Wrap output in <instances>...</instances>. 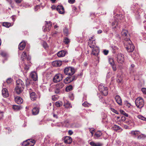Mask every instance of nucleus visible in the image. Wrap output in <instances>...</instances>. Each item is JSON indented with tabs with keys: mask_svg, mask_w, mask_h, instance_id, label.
<instances>
[{
	"mask_svg": "<svg viewBox=\"0 0 146 146\" xmlns=\"http://www.w3.org/2000/svg\"><path fill=\"white\" fill-rule=\"evenodd\" d=\"M24 87V83L22 80L19 79L16 81L15 91L17 94H20L23 90Z\"/></svg>",
	"mask_w": 146,
	"mask_h": 146,
	"instance_id": "1",
	"label": "nucleus"
},
{
	"mask_svg": "<svg viewBox=\"0 0 146 146\" xmlns=\"http://www.w3.org/2000/svg\"><path fill=\"white\" fill-rule=\"evenodd\" d=\"M125 42L124 44L127 51L129 52H131L133 51L134 49V46L132 44L131 41L128 38H125Z\"/></svg>",
	"mask_w": 146,
	"mask_h": 146,
	"instance_id": "2",
	"label": "nucleus"
},
{
	"mask_svg": "<svg viewBox=\"0 0 146 146\" xmlns=\"http://www.w3.org/2000/svg\"><path fill=\"white\" fill-rule=\"evenodd\" d=\"M135 103L138 108L141 109L144 105L143 99L141 97H138L136 99Z\"/></svg>",
	"mask_w": 146,
	"mask_h": 146,
	"instance_id": "3",
	"label": "nucleus"
},
{
	"mask_svg": "<svg viewBox=\"0 0 146 146\" xmlns=\"http://www.w3.org/2000/svg\"><path fill=\"white\" fill-rule=\"evenodd\" d=\"M64 73L67 75L72 76L75 73L74 69V68L70 67L66 68L64 69Z\"/></svg>",
	"mask_w": 146,
	"mask_h": 146,
	"instance_id": "4",
	"label": "nucleus"
},
{
	"mask_svg": "<svg viewBox=\"0 0 146 146\" xmlns=\"http://www.w3.org/2000/svg\"><path fill=\"white\" fill-rule=\"evenodd\" d=\"M99 90L105 96H107L108 94V88L105 87L103 84H100L99 86Z\"/></svg>",
	"mask_w": 146,
	"mask_h": 146,
	"instance_id": "5",
	"label": "nucleus"
},
{
	"mask_svg": "<svg viewBox=\"0 0 146 146\" xmlns=\"http://www.w3.org/2000/svg\"><path fill=\"white\" fill-rule=\"evenodd\" d=\"M64 86V84L62 82H60L56 84L54 90L56 94L59 93L60 92V90Z\"/></svg>",
	"mask_w": 146,
	"mask_h": 146,
	"instance_id": "6",
	"label": "nucleus"
},
{
	"mask_svg": "<svg viewBox=\"0 0 146 146\" xmlns=\"http://www.w3.org/2000/svg\"><path fill=\"white\" fill-rule=\"evenodd\" d=\"M35 143L34 140L29 139L23 142V145L24 146H33Z\"/></svg>",
	"mask_w": 146,
	"mask_h": 146,
	"instance_id": "7",
	"label": "nucleus"
},
{
	"mask_svg": "<svg viewBox=\"0 0 146 146\" xmlns=\"http://www.w3.org/2000/svg\"><path fill=\"white\" fill-rule=\"evenodd\" d=\"M45 26L43 28V30L44 32L49 31H50L52 27V23L50 21H46Z\"/></svg>",
	"mask_w": 146,
	"mask_h": 146,
	"instance_id": "8",
	"label": "nucleus"
},
{
	"mask_svg": "<svg viewBox=\"0 0 146 146\" xmlns=\"http://www.w3.org/2000/svg\"><path fill=\"white\" fill-rule=\"evenodd\" d=\"M117 60V62L122 64L124 61V55L121 53H119L116 55Z\"/></svg>",
	"mask_w": 146,
	"mask_h": 146,
	"instance_id": "9",
	"label": "nucleus"
},
{
	"mask_svg": "<svg viewBox=\"0 0 146 146\" xmlns=\"http://www.w3.org/2000/svg\"><path fill=\"white\" fill-rule=\"evenodd\" d=\"M63 78V75L60 74H56L54 77L53 80L54 82H57L62 80Z\"/></svg>",
	"mask_w": 146,
	"mask_h": 146,
	"instance_id": "10",
	"label": "nucleus"
},
{
	"mask_svg": "<svg viewBox=\"0 0 146 146\" xmlns=\"http://www.w3.org/2000/svg\"><path fill=\"white\" fill-rule=\"evenodd\" d=\"M88 45L89 46L92 48H95L96 46V42L94 37H92L89 40Z\"/></svg>",
	"mask_w": 146,
	"mask_h": 146,
	"instance_id": "11",
	"label": "nucleus"
},
{
	"mask_svg": "<svg viewBox=\"0 0 146 146\" xmlns=\"http://www.w3.org/2000/svg\"><path fill=\"white\" fill-rule=\"evenodd\" d=\"M29 92L31 100L33 101L35 100L36 98V93L31 89H30L29 90Z\"/></svg>",
	"mask_w": 146,
	"mask_h": 146,
	"instance_id": "12",
	"label": "nucleus"
},
{
	"mask_svg": "<svg viewBox=\"0 0 146 146\" xmlns=\"http://www.w3.org/2000/svg\"><path fill=\"white\" fill-rule=\"evenodd\" d=\"M57 11L60 14H63L64 13V10L62 5H58L56 7Z\"/></svg>",
	"mask_w": 146,
	"mask_h": 146,
	"instance_id": "13",
	"label": "nucleus"
},
{
	"mask_svg": "<svg viewBox=\"0 0 146 146\" xmlns=\"http://www.w3.org/2000/svg\"><path fill=\"white\" fill-rule=\"evenodd\" d=\"M93 48L92 52V54L96 56H98L99 52V50L98 47L96 46L95 48Z\"/></svg>",
	"mask_w": 146,
	"mask_h": 146,
	"instance_id": "14",
	"label": "nucleus"
},
{
	"mask_svg": "<svg viewBox=\"0 0 146 146\" xmlns=\"http://www.w3.org/2000/svg\"><path fill=\"white\" fill-rule=\"evenodd\" d=\"M30 76L32 79L34 81H36L37 80V75L36 72H32Z\"/></svg>",
	"mask_w": 146,
	"mask_h": 146,
	"instance_id": "15",
	"label": "nucleus"
},
{
	"mask_svg": "<svg viewBox=\"0 0 146 146\" xmlns=\"http://www.w3.org/2000/svg\"><path fill=\"white\" fill-rule=\"evenodd\" d=\"M62 64V62L60 60H56L52 63V65L55 67L60 66Z\"/></svg>",
	"mask_w": 146,
	"mask_h": 146,
	"instance_id": "16",
	"label": "nucleus"
},
{
	"mask_svg": "<svg viewBox=\"0 0 146 146\" xmlns=\"http://www.w3.org/2000/svg\"><path fill=\"white\" fill-rule=\"evenodd\" d=\"M116 102L120 106L122 105V100L120 97L118 95H116L115 97Z\"/></svg>",
	"mask_w": 146,
	"mask_h": 146,
	"instance_id": "17",
	"label": "nucleus"
},
{
	"mask_svg": "<svg viewBox=\"0 0 146 146\" xmlns=\"http://www.w3.org/2000/svg\"><path fill=\"white\" fill-rule=\"evenodd\" d=\"M72 141V139L71 137L69 136L65 137L64 139V142L67 144H70Z\"/></svg>",
	"mask_w": 146,
	"mask_h": 146,
	"instance_id": "18",
	"label": "nucleus"
},
{
	"mask_svg": "<svg viewBox=\"0 0 146 146\" xmlns=\"http://www.w3.org/2000/svg\"><path fill=\"white\" fill-rule=\"evenodd\" d=\"M15 101L19 104H21L23 102L22 98L19 97H17L15 98Z\"/></svg>",
	"mask_w": 146,
	"mask_h": 146,
	"instance_id": "19",
	"label": "nucleus"
},
{
	"mask_svg": "<svg viewBox=\"0 0 146 146\" xmlns=\"http://www.w3.org/2000/svg\"><path fill=\"white\" fill-rule=\"evenodd\" d=\"M2 94L5 97H7L8 96V93L6 88L3 89L2 91Z\"/></svg>",
	"mask_w": 146,
	"mask_h": 146,
	"instance_id": "20",
	"label": "nucleus"
},
{
	"mask_svg": "<svg viewBox=\"0 0 146 146\" xmlns=\"http://www.w3.org/2000/svg\"><path fill=\"white\" fill-rule=\"evenodd\" d=\"M26 45L25 43V42H22L19 44V48L20 50H23L25 48Z\"/></svg>",
	"mask_w": 146,
	"mask_h": 146,
	"instance_id": "21",
	"label": "nucleus"
},
{
	"mask_svg": "<svg viewBox=\"0 0 146 146\" xmlns=\"http://www.w3.org/2000/svg\"><path fill=\"white\" fill-rule=\"evenodd\" d=\"M66 52L64 50H62L59 52L57 53V55L59 57H62L65 56Z\"/></svg>",
	"mask_w": 146,
	"mask_h": 146,
	"instance_id": "22",
	"label": "nucleus"
},
{
	"mask_svg": "<svg viewBox=\"0 0 146 146\" xmlns=\"http://www.w3.org/2000/svg\"><path fill=\"white\" fill-rule=\"evenodd\" d=\"M39 112V110L38 108H34L32 110V113L34 115H36Z\"/></svg>",
	"mask_w": 146,
	"mask_h": 146,
	"instance_id": "23",
	"label": "nucleus"
},
{
	"mask_svg": "<svg viewBox=\"0 0 146 146\" xmlns=\"http://www.w3.org/2000/svg\"><path fill=\"white\" fill-rule=\"evenodd\" d=\"M117 82L118 83H121L122 82V79L119 74H118L117 75Z\"/></svg>",
	"mask_w": 146,
	"mask_h": 146,
	"instance_id": "24",
	"label": "nucleus"
},
{
	"mask_svg": "<svg viewBox=\"0 0 146 146\" xmlns=\"http://www.w3.org/2000/svg\"><path fill=\"white\" fill-rule=\"evenodd\" d=\"M90 144L92 146H101L102 144L99 142L95 143L94 142H91L90 143Z\"/></svg>",
	"mask_w": 146,
	"mask_h": 146,
	"instance_id": "25",
	"label": "nucleus"
},
{
	"mask_svg": "<svg viewBox=\"0 0 146 146\" xmlns=\"http://www.w3.org/2000/svg\"><path fill=\"white\" fill-rule=\"evenodd\" d=\"M113 129L115 131L121 130L122 129L119 126L114 125L113 127Z\"/></svg>",
	"mask_w": 146,
	"mask_h": 146,
	"instance_id": "26",
	"label": "nucleus"
},
{
	"mask_svg": "<svg viewBox=\"0 0 146 146\" xmlns=\"http://www.w3.org/2000/svg\"><path fill=\"white\" fill-rule=\"evenodd\" d=\"M122 35L123 36H126L127 35L128 31L127 30H123L121 33Z\"/></svg>",
	"mask_w": 146,
	"mask_h": 146,
	"instance_id": "27",
	"label": "nucleus"
},
{
	"mask_svg": "<svg viewBox=\"0 0 146 146\" xmlns=\"http://www.w3.org/2000/svg\"><path fill=\"white\" fill-rule=\"evenodd\" d=\"M27 56V55L26 54V53L25 52H23L21 56V58L22 59V60H24L26 58Z\"/></svg>",
	"mask_w": 146,
	"mask_h": 146,
	"instance_id": "28",
	"label": "nucleus"
},
{
	"mask_svg": "<svg viewBox=\"0 0 146 146\" xmlns=\"http://www.w3.org/2000/svg\"><path fill=\"white\" fill-rule=\"evenodd\" d=\"M63 41L66 44H68L69 43L70 40L68 37H66L64 38Z\"/></svg>",
	"mask_w": 146,
	"mask_h": 146,
	"instance_id": "29",
	"label": "nucleus"
},
{
	"mask_svg": "<svg viewBox=\"0 0 146 146\" xmlns=\"http://www.w3.org/2000/svg\"><path fill=\"white\" fill-rule=\"evenodd\" d=\"M3 25L4 27L8 28L10 26L11 24L8 22H4L3 23Z\"/></svg>",
	"mask_w": 146,
	"mask_h": 146,
	"instance_id": "30",
	"label": "nucleus"
},
{
	"mask_svg": "<svg viewBox=\"0 0 146 146\" xmlns=\"http://www.w3.org/2000/svg\"><path fill=\"white\" fill-rule=\"evenodd\" d=\"M21 107L20 105H14L13 106V108L15 110H18L21 109Z\"/></svg>",
	"mask_w": 146,
	"mask_h": 146,
	"instance_id": "31",
	"label": "nucleus"
},
{
	"mask_svg": "<svg viewBox=\"0 0 146 146\" xmlns=\"http://www.w3.org/2000/svg\"><path fill=\"white\" fill-rule=\"evenodd\" d=\"M146 137V135L144 134H141L138 135L137 138L139 139H144Z\"/></svg>",
	"mask_w": 146,
	"mask_h": 146,
	"instance_id": "32",
	"label": "nucleus"
},
{
	"mask_svg": "<svg viewBox=\"0 0 146 146\" xmlns=\"http://www.w3.org/2000/svg\"><path fill=\"white\" fill-rule=\"evenodd\" d=\"M64 106L65 108H71L72 107L70 103L68 102L64 104Z\"/></svg>",
	"mask_w": 146,
	"mask_h": 146,
	"instance_id": "33",
	"label": "nucleus"
},
{
	"mask_svg": "<svg viewBox=\"0 0 146 146\" xmlns=\"http://www.w3.org/2000/svg\"><path fill=\"white\" fill-rule=\"evenodd\" d=\"M72 86L71 85L69 86L66 88V91L67 92H69L72 89Z\"/></svg>",
	"mask_w": 146,
	"mask_h": 146,
	"instance_id": "34",
	"label": "nucleus"
},
{
	"mask_svg": "<svg viewBox=\"0 0 146 146\" xmlns=\"http://www.w3.org/2000/svg\"><path fill=\"white\" fill-rule=\"evenodd\" d=\"M102 135V133L100 131H97L96 132L94 136L98 137H100Z\"/></svg>",
	"mask_w": 146,
	"mask_h": 146,
	"instance_id": "35",
	"label": "nucleus"
},
{
	"mask_svg": "<svg viewBox=\"0 0 146 146\" xmlns=\"http://www.w3.org/2000/svg\"><path fill=\"white\" fill-rule=\"evenodd\" d=\"M55 106L57 107H59L60 106H61L62 105V102L58 101L57 102H56L55 103Z\"/></svg>",
	"mask_w": 146,
	"mask_h": 146,
	"instance_id": "36",
	"label": "nucleus"
},
{
	"mask_svg": "<svg viewBox=\"0 0 146 146\" xmlns=\"http://www.w3.org/2000/svg\"><path fill=\"white\" fill-rule=\"evenodd\" d=\"M64 82L66 84H67L71 82L69 76L67 77L64 80Z\"/></svg>",
	"mask_w": 146,
	"mask_h": 146,
	"instance_id": "37",
	"label": "nucleus"
},
{
	"mask_svg": "<svg viewBox=\"0 0 146 146\" xmlns=\"http://www.w3.org/2000/svg\"><path fill=\"white\" fill-rule=\"evenodd\" d=\"M131 134L132 135H135V136L138 135L139 133V132L138 131H132L131 132Z\"/></svg>",
	"mask_w": 146,
	"mask_h": 146,
	"instance_id": "38",
	"label": "nucleus"
},
{
	"mask_svg": "<svg viewBox=\"0 0 146 146\" xmlns=\"http://www.w3.org/2000/svg\"><path fill=\"white\" fill-rule=\"evenodd\" d=\"M108 60L109 63L111 64V65L115 64L114 60L112 58H109Z\"/></svg>",
	"mask_w": 146,
	"mask_h": 146,
	"instance_id": "39",
	"label": "nucleus"
},
{
	"mask_svg": "<svg viewBox=\"0 0 146 146\" xmlns=\"http://www.w3.org/2000/svg\"><path fill=\"white\" fill-rule=\"evenodd\" d=\"M137 117L139 119L143 121H146V118L144 117L143 116L141 115H138Z\"/></svg>",
	"mask_w": 146,
	"mask_h": 146,
	"instance_id": "40",
	"label": "nucleus"
},
{
	"mask_svg": "<svg viewBox=\"0 0 146 146\" xmlns=\"http://www.w3.org/2000/svg\"><path fill=\"white\" fill-rule=\"evenodd\" d=\"M82 105L84 107H89L91 105V104L87 102H85L82 104Z\"/></svg>",
	"mask_w": 146,
	"mask_h": 146,
	"instance_id": "41",
	"label": "nucleus"
},
{
	"mask_svg": "<svg viewBox=\"0 0 146 146\" xmlns=\"http://www.w3.org/2000/svg\"><path fill=\"white\" fill-rule=\"evenodd\" d=\"M70 82L73 81L75 79H76V77L74 76H69Z\"/></svg>",
	"mask_w": 146,
	"mask_h": 146,
	"instance_id": "42",
	"label": "nucleus"
},
{
	"mask_svg": "<svg viewBox=\"0 0 146 146\" xmlns=\"http://www.w3.org/2000/svg\"><path fill=\"white\" fill-rule=\"evenodd\" d=\"M0 55L2 56L5 57L7 55V54L5 52H2L0 53Z\"/></svg>",
	"mask_w": 146,
	"mask_h": 146,
	"instance_id": "43",
	"label": "nucleus"
},
{
	"mask_svg": "<svg viewBox=\"0 0 146 146\" xmlns=\"http://www.w3.org/2000/svg\"><path fill=\"white\" fill-rule=\"evenodd\" d=\"M30 84V82H29V79H27L26 80V84H25L26 86L27 87L29 86Z\"/></svg>",
	"mask_w": 146,
	"mask_h": 146,
	"instance_id": "44",
	"label": "nucleus"
},
{
	"mask_svg": "<svg viewBox=\"0 0 146 146\" xmlns=\"http://www.w3.org/2000/svg\"><path fill=\"white\" fill-rule=\"evenodd\" d=\"M111 65L112 66L113 70L114 71H116V65L115 64Z\"/></svg>",
	"mask_w": 146,
	"mask_h": 146,
	"instance_id": "45",
	"label": "nucleus"
},
{
	"mask_svg": "<svg viewBox=\"0 0 146 146\" xmlns=\"http://www.w3.org/2000/svg\"><path fill=\"white\" fill-rule=\"evenodd\" d=\"M12 81V80L11 78H8L6 81L7 82L8 84H9L11 83Z\"/></svg>",
	"mask_w": 146,
	"mask_h": 146,
	"instance_id": "46",
	"label": "nucleus"
},
{
	"mask_svg": "<svg viewBox=\"0 0 146 146\" xmlns=\"http://www.w3.org/2000/svg\"><path fill=\"white\" fill-rule=\"evenodd\" d=\"M3 112L0 111V120L2 119L3 117Z\"/></svg>",
	"mask_w": 146,
	"mask_h": 146,
	"instance_id": "47",
	"label": "nucleus"
},
{
	"mask_svg": "<svg viewBox=\"0 0 146 146\" xmlns=\"http://www.w3.org/2000/svg\"><path fill=\"white\" fill-rule=\"evenodd\" d=\"M94 129L93 128H91L90 129V132L92 133V136L93 135V133L94 131Z\"/></svg>",
	"mask_w": 146,
	"mask_h": 146,
	"instance_id": "48",
	"label": "nucleus"
},
{
	"mask_svg": "<svg viewBox=\"0 0 146 146\" xmlns=\"http://www.w3.org/2000/svg\"><path fill=\"white\" fill-rule=\"evenodd\" d=\"M125 105L127 107L129 108H130L131 107V104L128 102H126L125 103Z\"/></svg>",
	"mask_w": 146,
	"mask_h": 146,
	"instance_id": "49",
	"label": "nucleus"
},
{
	"mask_svg": "<svg viewBox=\"0 0 146 146\" xmlns=\"http://www.w3.org/2000/svg\"><path fill=\"white\" fill-rule=\"evenodd\" d=\"M141 90L143 94H146V88H143L141 89Z\"/></svg>",
	"mask_w": 146,
	"mask_h": 146,
	"instance_id": "50",
	"label": "nucleus"
},
{
	"mask_svg": "<svg viewBox=\"0 0 146 146\" xmlns=\"http://www.w3.org/2000/svg\"><path fill=\"white\" fill-rule=\"evenodd\" d=\"M111 110L112 111L117 114L119 113L118 112L113 108H111Z\"/></svg>",
	"mask_w": 146,
	"mask_h": 146,
	"instance_id": "51",
	"label": "nucleus"
},
{
	"mask_svg": "<svg viewBox=\"0 0 146 146\" xmlns=\"http://www.w3.org/2000/svg\"><path fill=\"white\" fill-rule=\"evenodd\" d=\"M108 50H104L103 51L104 54L105 55H107L108 54Z\"/></svg>",
	"mask_w": 146,
	"mask_h": 146,
	"instance_id": "52",
	"label": "nucleus"
},
{
	"mask_svg": "<svg viewBox=\"0 0 146 146\" xmlns=\"http://www.w3.org/2000/svg\"><path fill=\"white\" fill-rule=\"evenodd\" d=\"M75 0H68V2L70 4H73L74 3Z\"/></svg>",
	"mask_w": 146,
	"mask_h": 146,
	"instance_id": "53",
	"label": "nucleus"
},
{
	"mask_svg": "<svg viewBox=\"0 0 146 146\" xmlns=\"http://www.w3.org/2000/svg\"><path fill=\"white\" fill-rule=\"evenodd\" d=\"M29 68V66L27 65L26 64L25 65V69L27 70H28Z\"/></svg>",
	"mask_w": 146,
	"mask_h": 146,
	"instance_id": "54",
	"label": "nucleus"
},
{
	"mask_svg": "<svg viewBox=\"0 0 146 146\" xmlns=\"http://www.w3.org/2000/svg\"><path fill=\"white\" fill-rule=\"evenodd\" d=\"M16 3H20L22 1V0H15Z\"/></svg>",
	"mask_w": 146,
	"mask_h": 146,
	"instance_id": "55",
	"label": "nucleus"
},
{
	"mask_svg": "<svg viewBox=\"0 0 146 146\" xmlns=\"http://www.w3.org/2000/svg\"><path fill=\"white\" fill-rule=\"evenodd\" d=\"M56 6H54V5H52V7H51V8H52V10H54V9H56Z\"/></svg>",
	"mask_w": 146,
	"mask_h": 146,
	"instance_id": "56",
	"label": "nucleus"
},
{
	"mask_svg": "<svg viewBox=\"0 0 146 146\" xmlns=\"http://www.w3.org/2000/svg\"><path fill=\"white\" fill-rule=\"evenodd\" d=\"M117 23L116 22H113L112 23V26H113L114 25H117Z\"/></svg>",
	"mask_w": 146,
	"mask_h": 146,
	"instance_id": "57",
	"label": "nucleus"
},
{
	"mask_svg": "<svg viewBox=\"0 0 146 146\" xmlns=\"http://www.w3.org/2000/svg\"><path fill=\"white\" fill-rule=\"evenodd\" d=\"M68 133L70 135H72L73 133V132L72 131H71V130L69 131Z\"/></svg>",
	"mask_w": 146,
	"mask_h": 146,
	"instance_id": "58",
	"label": "nucleus"
},
{
	"mask_svg": "<svg viewBox=\"0 0 146 146\" xmlns=\"http://www.w3.org/2000/svg\"><path fill=\"white\" fill-rule=\"evenodd\" d=\"M102 31L100 30H98V34L102 33Z\"/></svg>",
	"mask_w": 146,
	"mask_h": 146,
	"instance_id": "59",
	"label": "nucleus"
},
{
	"mask_svg": "<svg viewBox=\"0 0 146 146\" xmlns=\"http://www.w3.org/2000/svg\"><path fill=\"white\" fill-rule=\"evenodd\" d=\"M120 112L121 113L123 114V113L125 112V111H123V110H120Z\"/></svg>",
	"mask_w": 146,
	"mask_h": 146,
	"instance_id": "60",
	"label": "nucleus"
},
{
	"mask_svg": "<svg viewBox=\"0 0 146 146\" xmlns=\"http://www.w3.org/2000/svg\"><path fill=\"white\" fill-rule=\"evenodd\" d=\"M123 115H124L125 116H126V117L128 116V114H127V113H125V112L124 113H123Z\"/></svg>",
	"mask_w": 146,
	"mask_h": 146,
	"instance_id": "61",
	"label": "nucleus"
},
{
	"mask_svg": "<svg viewBox=\"0 0 146 146\" xmlns=\"http://www.w3.org/2000/svg\"><path fill=\"white\" fill-rule=\"evenodd\" d=\"M53 116L54 117H55L56 118H57L58 117L57 115L55 114H53Z\"/></svg>",
	"mask_w": 146,
	"mask_h": 146,
	"instance_id": "62",
	"label": "nucleus"
},
{
	"mask_svg": "<svg viewBox=\"0 0 146 146\" xmlns=\"http://www.w3.org/2000/svg\"><path fill=\"white\" fill-rule=\"evenodd\" d=\"M50 0L52 3H55V1H56V0Z\"/></svg>",
	"mask_w": 146,
	"mask_h": 146,
	"instance_id": "63",
	"label": "nucleus"
},
{
	"mask_svg": "<svg viewBox=\"0 0 146 146\" xmlns=\"http://www.w3.org/2000/svg\"><path fill=\"white\" fill-rule=\"evenodd\" d=\"M58 27L56 25H55L54 26V28L55 29H56V28H58Z\"/></svg>",
	"mask_w": 146,
	"mask_h": 146,
	"instance_id": "64",
	"label": "nucleus"
}]
</instances>
